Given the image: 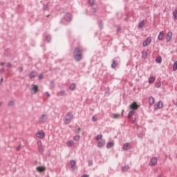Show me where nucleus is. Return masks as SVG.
I'll list each match as a JSON object with an SVG mask.
<instances>
[{
  "label": "nucleus",
  "mask_w": 177,
  "mask_h": 177,
  "mask_svg": "<svg viewBox=\"0 0 177 177\" xmlns=\"http://www.w3.org/2000/svg\"><path fill=\"white\" fill-rule=\"evenodd\" d=\"M46 120H48V115L46 114H43L41 115L39 118V122H41L42 124H44V122H46Z\"/></svg>",
  "instance_id": "obj_3"
},
{
  "label": "nucleus",
  "mask_w": 177,
  "mask_h": 177,
  "mask_svg": "<svg viewBox=\"0 0 177 177\" xmlns=\"http://www.w3.org/2000/svg\"><path fill=\"white\" fill-rule=\"evenodd\" d=\"M88 3H90L91 6H93L95 5V0H88Z\"/></svg>",
  "instance_id": "obj_34"
},
{
  "label": "nucleus",
  "mask_w": 177,
  "mask_h": 177,
  "mask_svg": "<svg viewBox=\"0 0 177 177\" xmlns=\"http://www.w3.org/2000/svg\"><path fill=\"white\" fill-rule=\"evenodd\" d=\"M62 93H63V95H64L65 92H64V91H63V92H62Z\"/></svg>",
  "instance_id": "obj_45"
},
{
  "label": "nucleus",
  "mask_w": 177,
  "mask_h": 177,
  "mask_svg": "<svg viewBox=\"0 0 177 177\" xmlns=\"http://www.w3.org/2000/svg\"><path fill=\"white\" fill-rule=\"evenodd\" d=\"M36 136H37V138H38L39 139H44V138H45V131H39L36 133Z\"/></svg>",
  "instance_id": "obj_4"
},
{
  "label": "nucleus",
  "mask_w": 177,
  "mask_h": 177,
  "mask_svg": "<svg viewBox=\"0 0 177 177\" xmlns=\"http://www.w3.org/2000/svg\"><path fill=\"white\" fill-rule=\"evenodd\" d=\"M47 95V97H49L50 96V95H49V93H46Z\"/></svg>",
  "instance_id": "obj_42"
},
{
  "label": "nucleus",
  "mask_w": 177,
  "mask_h": 177,
  "mask_svg": "<svg viewBox=\"0 0 177 177\" xmlns=\"http://www.w3.org/2000/svg\"><path fill=\"white\" fill-rule=\"evenodd\" d=\"M1 66H3V63H1Z\"/></svg>",
  "instance_id": "obj_46"
},
{
  "label": "nucleus",
  "mask_w": 177,
  "mask_h": 177,
  "mask_svg": "<svg viewBox=\"0 0 177 177\" xmlns=\"http://www.w3.org/2000/svg\"><path fill=\"white\" fill-rule=\"evenodd\" d=\"M66 146H68V147H73V146H74V141L73 140H69L66 142Z\"/></svg>",
  "instance_id": "obj_17"
},
{
  "label": "nucleus",
  "mask_w": 177,
  "mask_h": 177,
  "mask_svg": "<svg viewBox=\"0 0 177 177\" xmlns=\"http://www.w3.org/2000/svg\"><path fill=\"white\" fill-rule=\"evenodd\" d=\"M1 81H3V79L1 78Z\"/></svg>",
  "instance_id": "obj_47"
},
{
  "label": "nucleus",
  "mask_w": 177,
  "mask_h": 177,
  "mask_svg": "<svg viewBox=\"0 0 177 177\" xmlns=\"http://www.w3.org/2000/svg\"><path fill=\"white\" fill-rule=\"evenodd\" d=\"M149 165L151 167H154V165H157V158H152L150 160Z\"/></svg>",
  "instance_id": "obj_9"
},
{
  "label": "nucleus",
  "mask_w": 177,
  "mask_h": 177,
  "mask_svg": "<svg viewBox=\"0 0 177 177\" xmlns=\"http://www.w3.org/2000/svg\"><path fill=\"white\" fill-rule=\"evenodd\" d=\"M124 114V111H122V115Z\"/></svg>",
  "instance_id": "obj_44"
},
{
  "label": "nucleus",
  "mask_w": 177,
  "mask_h": 177,
  "mask_svg": "<svg viewBox=\"0 0 177 177\" xmlns=\"http://www.w3.org/2000/svg\"><path fill=\"white\" fill-rule=\"evenodd\" d=\"M8 106H15V102L14 101H10L8 103Z\"/></svg>",
  "instance_id": "obj_36"
},
{
  "label": "nucleus",
  "mask_w": 177,
  "mask_h": 177,
  "mask_svg": "<svg viewBox=\"0 0 177 177\" xmlns=\"http://www.w3.org/2000/svg\"><path fill=\"white\" fill-rule=\"evenodd\" d=\"M8 66H10V64H9V65Z\"/></svg>",
  "instance_id": "obj_49"
},
{
  "label": "nucleus",
  "mask_w": 177,
  "mask_h": 177,
  "mask_svg": "<svg viewBox=\"0 0 177 177\" xmlns=\"http://www.w3.org/2000/svg\"><path fill=\"white\" fill-rule=\"evenodd\" d=\"M173 16H174L175 20H177V10H175L173 12Z\"/></svg>",
  "instance_id": "obj_29"
},
{
  "label": "nucleus",
  "mask_w": 177,
  "mask_h": 177,
  "mask_svg": "<svg viewBox=\"0 0 177 177\" xmlns=\"http://www.w3.org/2000/svg\"><path fill=\"white\" fill-rule=\"evenodd\" d=\"M113 146H114V142H109L106 145L107 149H111V147H113Z\"/></svg>",
  "instance_id": "obj_24"
},
{
  "label": "nucleus",
  "mask_w": 177,
  "mask_h": 177,
  "mask_svg": "<svg viewBox=\"0 0 177 177\" xmlns=\"http://www.w3.org/2000/svg\"><path fill=\"white\" fill-rule=\"evenodd\" d=\"M117 67V61L113 60L112 64H111V68H115Z\"/></svg>",
  "instance_id": "obj_22"
},
{
  "label": "nucleus",
  "mask_w": 177,
  "mask_h": 177,
  "mask_svg": "<svg viewBox=\"0 0 177 177\" xmlns=\"http://www.w3.org/2000/svg\"><path fill=\"white\" fill-rule=\"evenodd\" d=\"M32 90L33 91L32 93H33V95H35V93L38 92V86L33 84Z\"/></svg>",
  "instance_id": "obj_14"
},
{
  "label": "nucleus",
  "mask_w": 177,
  "mask_h": 177,
  "mask_svg": "<svg viewBox=\"0 0 177 177\" xmlns=\"http://www.w3.org/2000/svg\"><path fill=\"white\" fill-rule=\"evenodd\" d=\"M163 106L162 101H159L154 104V109L155 110H158V109H162Z\"/></svg>",
  "instance_id": "obj_2"
},
{
  "label": "nucleus",
  "mask_w": 177,
  "mask_h": 177,
  "mask_svg": "<svg viewBox=\"0 0 177 177\" xmlns=\"http://www.w3.org/2000/svg\"><path fill=\"white\" fill-rule=\"evenodd\" d=\"M80 139V136H75V137H73V140H75V142H78Z\"/></svg>",
  "instance_id": "obj_31"
},
{
  "label": "nucleus",
  "mask_w": 177,
  "mask_h": 177,
  "mask_svg": "<svg viewBox=\"0 0 177 177\" xmlns=\"http://www.w3.org/2000/svg\"><path fill=\"white\" fill-rule=\"evenodd\" d=\"M106 145V141L104 140H100L97 143L98 147H103V146Z\"/></svg>",
  "instance_id": "obj_11"
},
{
  "label": "nucleus",
  "mask_w": 177,
  "mask_h": 177,
  "mask_svg": "<svg viewBox=\"0 0 177 177\" xmlns=\"http://www.w3.org/2000/svg\"><path fill=\"white\" fill-rule=\"evenodd\" d=\"M142 59H147V50L142 51Z\"/></svg>",
  "instance_id": "obj_19"
},
{
  "label": "nucleus",
  "mask_w": 177,
  "mask_h": 177,
  "mask_svg": "<svg viewBox=\"0 0 177 177\" xmlns=\"http://www.w3.org/2000/svg\"><path fill=\"white\" fill-rule=\"evenodd\" d=\"M151 44V37H148L145 41H143L142 45L144 47L149 46Z\"/></svg>",
  "instance_id": "obj_5"
},
{
  "label": "nucleus",
  "mask_w": 177,
  "mask_h": 177,
  "mask_svg": "<svg viewBox=\"0 0 177 177\" xmlns=\"http://www.w3.org/2000/svg\"><path fill=\"white\" fill-rule=\"evenodd\" d=\"M149 103L151 106H153L156 103V99L153 97H150L149 99Z\"/></svg>",
  "instance_id": "obj_12"
},
{
  "label": "nucleus",
  "mask_w": 177,
  "mask_h": 177,
  "mask_svg": "<svg viewBox=\"0 0 177 177\" xmlns=\"http://www.w3.org/2000/svg\"><path fill=\"white\" fill-rule=\"evenodd\" d=\"M162 59L161 58V57H158V58H156V63H161Z\"/></svg>",
  "instance_id": "obj_33"
},
{
  "label": "nucleus",
  "mask_w": 177,
  "mask_h": 177,
  "mask_svg": "<svg viewBox=\"0 0 177 177\" xmlns=\"http://www.w3.org/2000/svg\"><path fill=\"white\" fill-rule=\"evenodd\" d=\"M158 177H162L161 176H159Z\"/></svg>",
  "instance_id": "obj_48"
},
{
  "label": "nucleus",
  "mask_w": 177,
  "mask_h": 177,
  "mask_svg": "<svg viewBox=\"0 0 177 177\" xmlns=\"http://www.w3.org/2000/svg\"><path fill=\"white\" fill-rule=\"evenodd\" d=\"M154 81H156V77L151 76L149 79V84H154Z\"/></svg>",
  "instance_id": "obj_20"
},
{
  "label": "nucleus",
  "mask_w": 177,
  "mask_h": 177,
  "mask_svg": "<svg viewBox=\"0 0 177 177\" xmlns=\"http://www.w3.org/2000/svg\"><path fill=\"white\" fill-rule=\"evenodd\" d=\"M82 177H89V175L88 174H84L82 176Z\"/></svg>",
  "instance_id": "obj_40"
},
{
  "label": "nucleus",
  "mask_w": 177,
  "mask_h": 177,
  "mask_svg": "<svg viewBox=\"0 0 177 177\" xmlns=\"http://www.w3.org/2000/svg\"><path fill=\"white\" fill-rule=\"evenodd\" d=\"M37 145L39 153H44V147L42 146V142L38 141Z\"/></svg>",
  "instance_id": "obj_8"
},
{
  "label": "nucleus",
  "mask_w": 177,
  "mask_h": 177,
  "mask_svg": "<svg viewBox=\"0 0 177 177\" xmlns=\"http://www.w3.org/2000/svg\"><path fill=\"white\" fill-rule=\"evenodd\" d=\"M39 80H44V75L40 74V75H39Z\"/></svg>",
  "instance_id": "obj_38"
},
{
  "label": "nucleus",
  "mask_w": 177,
  "mask_h": 177,
  "mask_svg": "<svg viewBox=\"0 0 177 177\" xmlns=\"http://www.w3.org/2000/svg\"><path fill=\"white\" fill-rule=\"evenodd\" d=\"M74 59H76L77 62H80L82 60V50L80 47H77L75 48L73 52Z\"/></svg>",
  "instance_id": "obj_1"
},
{
  "label": "nucleus",
  "mask_w": 177,
  "mask_h": 177,
  "mask_svg": "<svg viewBox=\"0 0 177 177\" xmlns=\"http://www.w3.org/2000/svg\"><path fill=\"white\" fill-rule=\"evenodd\" d=\"M129 169V166L127 165V166H124V167H122V171L124 172L128 171Z\"/></svg>",
  "instance_id": "obj_32"
},
{
  "label": "nucleus",
  "mask_w": 177,
  "mask_h": 177,
  "mask_svg": "<svg viewBox=\"0 0 177 177\" xmlns=\"http://www.w3.org/2000/svg\"><path fill=\"white\" fill-rule=\"evenodd\" d=\"M118 117H120V115L118 114L113 115V118H118Z\"/></svg>",
  "instance_id": "obj_39"
},
{
  "label": "nucleus",
  "mask_w": 177,
  "mask_h": 177,
  "mask_svg": "<svg viewBox=\"0 0 177 177\" xmlns=\"http://www.w3.org/2000/svg\"><path fill=\"white\" fill-rule=\"evenodd\" d=\"M70 164L72 169H75V164H77L75 160H71Z\"/></svg>",
  "instance_id": "obj_18"
},
{
  "label": "nucleus",
  "mask_w": 177,
  "mask_h": 177,
  "mask_svg": "<svg viewBox=\"0 0 177 177\" xmlns=\"http://www.w3.org/2000/svg\"><path fill=\"white\" fill-rule=\"evenodd\" d=\"M144 26H145V21H142L139 24L138 27H139L140 28H143Z\"/></svg>",
  "instance_id": "obj_26"
},
{
  "label": "nucleus",
  "mask_w": 177,
  "mask_h": 177,
  "mask_svg": "<svg viewBox=\"0 0 177 177\" xmlns=\"http://www.w3.org/2000/svg\"><path fill=\"white\" fill-rule=\"evenodd\" d=\"M77 131H77V133H80V131H81V128L79 127L78 129H77Z\"/></svg>",
  "instance_id": "obj_41"
},
{
  "label": "nucleus",
  "mask_w": 177,
  "mask_h": 177,
  "mask_svg": "<svg viewBox=\"0 0 177 177\" xmlns=\"http://www.w3.org/2000/svg\"><path fill=\"white\" fill-rule=\"evenodd\" d=\"M122 149L123 150H130V149H132V146L129 143H125L124 144Z\"/></svg>",
  "instance_id": "obj_10"
},
{
  "label": "nucleus",
  "mask_w": 177,
  "mask_h": 177,
  "mask_svg": "<svg viewBox=\"0 0 177 177\" xmlns=\"http://www.w3.org/2000/svg\"><path fill=\"white\" fill-rule=\"evenodd\" d=\"M158 38L159 39V41H162V39L164 38V31H161L160 32Z\"/></svg>",
  "instance_id": "obj_16"
},
{
  "label": "nucleus",
  "mask_w": 177,
  "mask_h": 177,
  "mask_svg": "<svg viewBox=\"0 0 177 177\" xmlns=\"http://www.w3.org/2000/svg\"><path fill=\"white\" fill-rule=\"evenodd\" d=\"M8 66H10V64H9V65Z\"/></svg>",
  "instance_id": "obj_50"
},
{
  "label": "nucleus",
  "mask_w": 177,
  "mask_h": 177,
  "mask_svg": "<svg viewBox=\"0 0 177 177\" xmlns=\"http://www.w3.org/2000/svg\"><path fill=\"white\" fill-rule=\"evenodd\" d=\"M172 39V32H169L167 35V41L170 42V41Z\"/></svg>",
  "instance_id": "obj_13"
},
{
  "label": "nucleus",
  "mask_w": 177,
  "mask_h": 177,
  "mask_svg": "<svg viewBox=\"0 0 177 177\" xmlns=\"http://www.w3.org/2000/svg\"><path fill=\"white\" fill-rule=\"evenodd\" d=\"M30 78H35V77H37V73L35 72H32L30 75H29Z\"/></svg>",
  "instance_id": "obj_21"
},
{
  "label": "nucleus",
  "mask_w": 177,
  "mask_h": 177,
  "mask_svg": "<svg viewBox=\"0 0 177 177\" xmlns=\"http://www.w3.org/2000/svg\"><path fill=\"white\" fill-rule=\"evenodd\" d=\"M102 138H103V136L102 134L97 135L95 137V140H100V139H102Z\"/></svg>",
  "instance_id": "obj_30"
},
{
  "label": "nucleus",
  "mask_w": 177,
  "mask_h": 177,
  "mask_svg": "<svg viewBox=\"0 0 177 177\" xmlns=\"http://www.w3.org/2000/svg\"><path fill=\"white\" fill-rule=\"evenodd\" d=\"M160 86H161V82H159L156 84V88H160Z\"/></svg>",
  "instance_id": "obj_35"
},
{
  "label": "nucleus",
  "mask_w": 177,
  "mask_h": 177,
  "mask_svg": "<svg viewBox=\"0 0 177 177\" xmlns=\"http://www.w3.org/2000/svg\"><path fill=\"white\" fill-rule=\"evenodd\" d=\"M73 113L71 112H69L66 116H65V120L66 122H68V121H71L73 120Z\"/></svg>",
  "instance_id": "obj_7"
},
{
  "label": "nucleus",
  "mask_w": 177,
  "mask_h": 177,
  "mask_svg": "<svg viewBox=\"0 0 177 177\" xmlns=\"http://www.w3.org/2000/svg\"><path fill=\"white\" fill-rule=\"evenodd\" d=\"M92 121H93V122H96V121H97V118H96V117H95V116H93Z\"/></svg>",
  "instance_id": "obj_37"
},
{
  "label": "nucleus",
  "mask_w": 177,
  "mask_h": 177,
  "mask_svg": "<svg viewBox=\"0 0 177 177\" xmlns=\"http://www.w3.org/2000/svg\"><path fill=\"white\" fill-rule=\"evenodd\" d=\"M129 109L131 110H138V109H139V105H138L136 102H133L132 104H130Z\"/></svg>",
  "instance_id": "obj_6"
},
{
  "label": "nucleus",
  "mask_w": 177,
  "mask_h": 177,
  "mask_svg": "<svg viewBox=\"0 0 177 177\" xmlns=\"http://www.w3.org/2000/svg\"><path fill=\"white\" fill-rule=\"evenodd\" d=\"M75 86H76L75 84H74V83L71 84L70 86L71 91H74L75 89Z\"/></svg>",
  "instance_id": "obj_28"
},
{
  "label": "nucleus",
  "mask_w": 177,
  "mask_h": 177,
  "mask_svg": "<svg viewBox=\"0 0 177 177\" xmlns=\"http://www.w3.org/2000/svg\"><path fill=\"white\" fill-rule=\"evenodd\" d=\"M134 113H135V111L133 110L130 111L128 115L129 118H131V117H132Z\"/></svg>",
  "instance_id": "obj_27"
},
{
  "label": "nucleus",
  "mask_w": 177,
  "mask_h": 177,
  "mask_svg": "<svg viewBox=\"0 0 177 177\" xmlns=\"http://www.w3.org/2000/svg\"><path fill=\"white\" fill-rule=\"evenodd\" d=\"M64 19L66 21H70V20H71V14L66 13L64 16Z\"/></svg>",
  "instance_id": "obj_15"
},
{
  "label": "nucleus",
  "mask_w": 177,
  "mask_h": 177,
  "mask_svg": "<svg viewBox=\"0 0 177 177\" xmlns=\"http://www.w3.org/2000/svg\"><path fill=\"white\" fill-rule=\"evenodd\" d=\"M177 70V61L174 62L173 66V71H176Z\"/></svg>",
  "instance_id": "obj_25"
},
{
  "label": "nucleus",
  "mask_w": 177,
  "mask_h": 177,
  "mask_svg": "<svg viewBox=\"0 0 177 177\" xmlns=\"http://www.w3.org/2000/svg\"><path fill=\"white\" fill-rule=\"evenodd\" d=\"M21 71H23V68H20Z\"/></svg>",
  "instance_id": "obj_43"
},
{
  "label": "nucleus",
  "mask_w": 177,
  "mask_h": 177,
  "mask_svg": "<svg viewBox=\"0 0 177 177\" xmlns=\"http://www.w3.org/2000/svg\"><path fill=\"white\" fill-rule=\"evenodd\" d=\"M37 170L39 171V172H42L45 171V167H37Z\"/></svg>",
  "instance_id": "obj_23"
}]
</instances>
